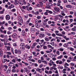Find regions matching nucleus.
Masks as SVG:
<instances>
[{"label":"nucleus","instance_id":"11","mask_svg":"<svg viewBox=\"0 0 76 76\" xmlns=\"http://www.w3.org/2000/svg\"><path fill=\"white\" fill-rule=\"evenodd\" d=\"M9 66H13V65H15V64L11 62H10L9 63Z\"/></svg>","mask_w":76,"mask_h":76},{"label":"nucleus","instance_id":"44","mask_svg":"<svg viewBox=\"0 0 76 76\" xmlns=\"http://www.w3.org/2000/svg\"><path fill=\"white\" fill-rule=\"evenodd\" d=\"M28 25L29 26H32V25H33V24L32 23H28Z\"/></svg>","mask_w":76,"mask_h":76},{"label":"nucleus","instance_id":"29","mask_svg":"<svg viewBox=\"0 0 76 76\" xmlns=\"http://www.w3.org/2000/svg\"><path fill=\"white\" fill-rule=\"evenodd\" d=\"M18 54H21V50H18Z\"/></svg>","mask_w":76,"mask_h":76},{"label":"nucleus","instance_id":"58","mask_svg":"<svg viewBox=\"0 0 76 76\" xmlns=\"http://www.w3.org/2000/svg\"><path fill=\"white\" fill-rule=\"evenodd\" d=\"M55 40L56 39H55L53 38L50 40V41L51 42H52V41H55Z\"/></svg>","mask_w":76,"mask_h":76},{"label":"nucleus","instance_id":"31","mask_svg":"<svg viewBox=\"0 0 76 76\" xmlns=\"http://www.w3.org/2000/svg\"><path fill=\"white\" fill-rule=\"evenodd\" d=\"M16 11V9H13L11 10V12H14Z\"/></svg>","mask_w":76,"mask_h":76},{"label":"nucleus","instance_id":"41","mask_svg":"<svg viewBox=\"0 0 76 76\" xmlns=\"http://www.w3.org/2000/svg\"><path fill=\"white\" fill-rule=\"evenodd\" d=\"M46 34L47 35H48V36H51V33H46Z\"/></svg>","mask_w":76,"mask_h":76},{"label":"nucleus","instance_id":"64","mask_svg":"<svg viewBox=\"0 0 76 76\" xmlns=\"http://www.w3.org/2000/svg\"><path fill=\"white\" fill-rule=\"evenodd\" d=\"M5 7L7 9H8V5L7 4H6L5 5Z\"/></svg>","mask_w":76,"mask_h":76},{"label":"nucleus","instance_id":"57","mask_svg":"<svg viewBox=\"0 0 76 76\" xmlns=\"http://www.w3.org/2000/svg\"><path fill=\"white\" fill-rule=\"evenodd\" d=\"M13 45L14 46V47H16V46H17V44L13 43Z\"/></svg>","mask_w":76,"mask_h":76},{"label":"nucleus","instance_id":"2","mask_svg":"<svg viewBox=\"0 0 76 76\" xmlns=\"http://www.w3.org/2000/svg\"><path fill=\"white\" fill-rule=\"evenodd\" d=\"M5 18L6 20H10V16L9 15H7L5 17Z\"/></svg>","mask_w":76,"mask_h":76},{"label":"nucleus","instance_id":"62","mask_svg":"<svg viewBox=\"0 0 76 76\" xmlns=\"http://www.w3.org/2000/svg\"><path fill=\"white\" fill-rule=\"evenodd\" d=\"M4 67H5L6 69H7L8 66L7 65H4Z\"/></svg>","mask_w":76,"mask_h":76},{"label":"nucleus","instance_id":"6","mask_svg":"<svg viewBox=\"0 0 76 76\" xmlns=\"http://www.w3.org/2000/svg\"><path fill=\"white\" fill-rule=\"evenodd\" d=\"M18 3L20 5H22L23 4V2L22 1H21V0H19Z\"/></svg>","mask_w":76,"mask_h":76},{"label":"nucleus","instance_id":"53","mask_svg":"<svg viewBox=\"0 0 76 76\" xmlns=\"http://www.w3.org/2000/svg\"><path fill=\"white\" fill-rule=\"evenodd\" d=\"M28 16H29V17H30L31 18H32V16H33L31 14H29L28 15Z\"/></svg>","mask_w":76,"mask_h":76},{"label":"nucleus","instance_id":"30","mask_svg":"<svg viewBox=\"0 0 76 76\" xmlns=\"http://www.w3.org/2000/svg\"><path fill=\"white\" fill-rule=\"evenodd\" d=\"M12 72H16V70L15 69H13L12 70Z\"/></svg>","mask_w":76,"mask_h":76},{"label":"nucleus","instance_id":"25","mask_svg":"<svg viewBox=\"0 0 76 76\" xmlns=\"http://www.w3.org/2000/svg\"><path fill=\"white\" fill-rule=\"evenodd\" d=\"M31 31L32 32H34V31H35V29L34 28H31Z\"/></svg>","mask_w":76,"mask_h":76},{"label":"nucleus","instance_id":"40","mask_svg":"<svg viewBox=\"0 0 76 76\" xmlns=\"http://www.w3.org/2000/svg\"><path fill=\"white\" fill-rule=\"evenodd\" d=\"M52 69H53L55 70H57V68H56V67H54L53 68V67H52Z\"/></svg>","mask_w":76,"mask_h":76},{"label":"nucleus","instance_id":"43","mask_svg":"<svg viewBox=\"0 0 76 76\" xmlns=\"http://www.w3.org/2000/svg\"><path fill=\"white\" fill-rule=\"evenodd\" d=\"M69 49L70 50H71V51H73L74 50V48H70Z\"/></svg>","mask_w":76,"mask_h":76},{"label":"nucleus","instance_id":"28","mask_svg":"<svg viewBox=\"0 0 76 76\" xmlns=\"http://www.w3.org/2000/svg\"><path fill=\"white\" fill-rule=\"evenodd\" d=\"M7 50L8 51H10V46H8L7 47Z\"/></svg>","mask_w":76,"mask_h":76},{"label":"nucleus","instance_id":"48","mask_svg":"<svg viewBox=\"0 0 76 76\" xmlns=\"http://www.w3.org/2000/svg\"><path fill=\"white\" fill-rule=\"evenodd\" d=\"M31 61H32V62H35V61L34 59H31Z\"/></svg>","mask_w":76,"mask_h":76},{"label":"nucleus","instance_id":"56","mask_svg":"<svg viewBox=\"0 0 76 76\" xmlns=\"http://www.w3.org/2000/svg\"><path fill=\"white\" fill-rule=\"evenodd\" d=\"M62 63H63V61H59V64H62Z\"/></svg>","mask_w":76,"mask_h":76},{"label":"nucleus","instance_id":"60","mask_svg":"<svg viewBox=\"0 0 76 76\" xmlns=\"http://www.w3.org/2000/svg\"><path fill=\"white\" fill-rule=\"evenodd\" d=\"M75 73V72H74L73 71H72L70 72V74L71 75H73V73Z\"/></svg>","mask_w":76,"mask_h":76},{"label":"nucleus","instance_id":"15","mask_svg":"<svg viewBox=\"0 0 76 76\" xmlns=\"http://www.w3.org/2000/svg\"><path fill=\"white\" fill-rule=\"evenodd\" d=\"M24 59H26L27 58V54L26 53H25L23 56Z\"/></svg>","mask_w":76,"mask_h":76},{"label":"nucleus","instance_id":"16","mask_svg":"<svg viewBox=\"0 0 76 76\" xmlns=\"http://www.w3.org/2000/svg\"><path fill=\"white\" fill-rule=\"evenodd\" d=\"M10 71H11V69L10 68H9L7 70V73H10Z\"/></svg>","mask_w":76,"mask_h":76},{"label":"nucleus","instance_id":"14","mask_svg":"<svg viewBox=\"0 0 76 76\" xmlns=\"http://www.w3.org/2000/svg\"><path fill=\"white\" fill-rule=\"evenodd\" d=\"M12 37L14 38H16L17 37V34L16 33H14L13 35H12Z\"/></svg>","mask_w":76,"mask_h":76},{"label":"nucleus","instance_id":"19","mask_svg":"<svg viewBox=\"0 0 76 76\" xmlns=\"http://www.w3.org/2000/svg\"><path fill=\"white\" fill-rule=\"evenodd\" d=\"M47 6H53V4L49 3H47Z\"/></svg>","mask_w":76,"mask_h":76},{"label":"nucleus","instance_id":"17","mask_svg":"<svg viewBox=\"0 0 76 76\" xmlns=\"http://www.w3.org/2000/svg\"><path fill=\"white\" fill-rule=\"evenodd\" d=\"M27 10H28V11L32 10V8L31 7H30L29 8H27Z\"/></svg>","mask_w":76,"mask_h":76},{"label":"nucleus","instance_id":"22","mask_svg":"<svg viewBox=\"0 0 76 76\" xmlns=\"http://www.w3.org/2000/svg\"><path fill=\"white\" fill-rule=\"evenodd\" d=\"M58 50L59 51H64V49L62 48H60V49H58Z\"/></svg>","mask_w":76,"mask_h":76},{"label":"nucleus","instance_id":"42","mask_svg":"<svg viewBox=\"0 0 76 76\" xmlns=\"http://www.w3.org/2000/svg\"><path fill=\"white\" fill-rule=\"evenodd\" d=\"M43 48L44 49H47V46H44L43 47Z\"/></svg>","mask_w":76,"mask_h":76},{"label":"nucleus","instance_id":"3","mask_svg":"<svg viewBox=\"0 0 76 76\" xmlns=\"http://www.w3.org/2000/svg\"><path fill=\"white\" fill-rule=\"evenodd\" d=\"M54 10L56 12H58L59 13H60V12H60V9L58 8L55 7L54 8Z\"/></svg>","mask_w":76,"mask_h":76},{"label":"nucleus","instance_id":"38","mask_svg":"<svg viewBox=\"0 0 76 76\" xmlns=\"http://www.w3.org/2000/svg\"><path fill=\"white\" fill-rule=\"evenodd\" d=\"M43 57H44V58H46V57H48V56L46 55V54H44L43 56Z\"/></svg>","mask_w":76,"mask_h":76},{"label":"nucleus","instance_id":"47","mask_svg":"<svg viewBox=\"0 0 76 76\" xmlns=\"http://www.w3.org/2000/svg\"><path fill=\"white\" fill-rule=\"evenodd\" d=\"M35 26H36V27H37V28H38L39 27V26L37 24H36Z\"/></svg>","mask_w":76,"mask_h":76},{"label":"nucleus","instance_id":"32","mask_svg":"<svg viewBox=\"0 0 76 76\" xmlns=\"http://www.w3.org/2000/svg\"><path fill=\"white\" fill-rule=\"evenodd\" d=\"M26 47L28 48V49H30V46L29 45H26Z\"/></svg>","mask_w":76,"mask_h":76},{"label":"nucleus","instance_id":"13","mask_svg":"<svg viewBox=\"0 0 76 76\" xmlns=\"http://www.w3.org/2000/svg\"><path fill=\"white\" fill-rule=\"evenodd\" d=\"M68 46H69V45H68V44L67 43H65L63 45V47H65L66 48H67Z\"/></svg>","mask_w":76,"mask_h":76},{"label":"nucleus","instance_id":"45","mask_svg":"<svg viewBox=\"0 0 76 76\" xmlns=\"http://www.w3.org/2000/svg\"><path fill=\"white\" fill-rule=\"evenodd\" d=\"M48 19H46L44 20H43V22H47V21H48Z\"/></svg>","mask_w":76,"mask_h":76},{"label":"nucleus","instance_id":"36","mask_svg":"<svg viewBox=\"0 0 76 76\" xmlns=\"http://www.w3.org/2000/svg\"><path fill=\"white\" fill-rule=\"evenodd\" d=\"M50 62L51 64H54V62H53V61L52 60H50Z\"/></svg>","mask_w":76,"mask_h":76},{"label":"nucleus","instance_id":"50","mask_svg":"<svg viewBox=\"0 0 76 76\" xmlns=\"http://www.w3.org/2000/svg\"><path fill=\"white\" fill-rule=\"evenodd\" d=\"M68 2H69V3H72V2H73V0H68Z\"/></svg>","mask_w":76,"mask_h":76},{"label":"nucleus","instance_id":"5","mask_svg":"<svg viewBox=\"0 0 76 76\" xmlns=\"http://www.w3.org/2000/svg\"><path fill=\"white\" fill-rule=\"evenodd\" d=\"M14 7H15L14 5L11 4L10 6H9L8 9H11L12 8H14Z\"/></svg>","mask_w":76,"mask_h":76},{"label":"nucleus","instance_id":"27","mask_svg":"<svg viewBox=\"0 0 76 76\" xmlns=\"http://www.w3.org/2000/svg\"><path fill=\"white\" fill-rule=\"evenodd\" d=\"M42 63H45V64H47V62L46 61H42Z\"/></svg>","mask_w":76,"mask_h":76},{"label":"nucleus","instance_id":"20","mask_svg":"<svg viewBox=\"0 0 76 76\" xmlns=\"http://www.w3.org/2000/svg\"><path fill=\"white\" fill-rule=\"evenodd\" d=\"M47 12L50 14H52L53 13V12L51 11H50L49 10H47Z\"/></svg>","mask_w":76,"mask_h":76},{"label":"nucleus","instance_id":"34","mask_svg":"<svg viewBox=\"0 0 76 76\" xmlns=\"http://www.w3.org/2000/svg\"><path fill=\"white\" fill-rule=\"evenodd\" d=\"M11 62H13V63H16V60L15 59H13L11 61Z\"/></svg>","mask_w":76,"mask_h":76},{"label":"nucleus","instance_id":"35","mask_svg":"<svg viewBox=\"0 0 76 76\" xmlns=\"http://www.w3.org/2000/svg\"><path fill=\"white\" fill-rule=\"evenodd\" d=\"M52 36L53 37H56V35L54 33L52 34Z\"/></svg>","mask_w":76,"mask_h":76},{"label":"nucleus","instance_id":"24","mask_svg":"<svg viewBox=\"0 0 76 76\" xmlns=\"http://www.w3.org/2000/svg\"><path fill=\"white\" fill-rule=\"evenodd\" d=\"M39 4L41 6V7H43V3L42 2H39Z\"/></svg>","mask_w":76,"mask_h":76},{"label":"nucleus","instance_id":"33","mask_svg":"<svg viewBox=\"0 0 76 76\" xmlns=\"http://www.w3.org/2000/svg\"><path fill=\"white\" fill-rule=\"evenodd\" d=\"M41 59L42 62V61H44V57L42 56L41 57Z\"/></svg>","mask_w":76,"mask_h":76},{"label":"nucleus","instance_id":"63","mask_svg":"<svg viewBox=\"0 0 76 76\" xmlns=\"http://www.w3.org/2000/svg\"><path fill=\"white\" fill-rule=\"evenodd\" d=\"M72 30L73 31H76V29L74 28H72Z\"/></svg>","mask_w":76,"mask_h":76},{"label":"nucleus","instance_id":"49","mask_svg":"<svg viewBox=\"0 0 76 76\" xmlns=\"http://www.w3.org/2000/svg\"><path fill=\"white\" fill-rule=\"evenodd\" d=\"M47 11V10H46V12L45 13V15H48V12Z\"/></svg>","mask_w":76,"mask_h":76},{"label":"nucleus","instance_id":"9","mask_svg":"<svg viewBox=\"0 0 76 76\" xmlns=\"http://www.w3.org/2000/svg\"><path fill=\"white\" fill-rule=\"evenodd\" d=\"M22 35L23 37H25V32L24 30H23L22 32Z\"/></svg>","mask_w":76,"mask_h":76},{"label":"nucleus","instance_id":"1","mask_svg":"<svg viewBox=\"0 0 76 76\" xmlns=\"http://www.w3.org/2000/svg\"><path fill=\"white\" fill-rule=\"evenodd\" d=\"M20 47L21 50L23 51L25 50V46L24 43H21L20 45Z\"/></svg>","mask_w":76,"mask_h":76},{"label":"nucleus","instance_id":"8","mask_svg":"<svg viewBox=\"0 0 76 76\" xmlns=\"http://www.w3.org/2000/svg\"><path fill=\"white\" fill-rule=\"evenodd\" d=\"M66 8H69V9H71L72 8V6L68 4L65 6Z\"/></svg>","mask_w":76,"mask_h":76},{"label":"nucleus","instance_id":"51","mask_svg":"<svg viewBox=\"0 0 76 76\" xmlns=\"http://www.w3.org/2000/svg\"><path fill=\"white\" fill-rule=\"evenodd\" d=\"M63 2L64 3H67V0H63Z\"/></svg>","mask_w":76,"mask_h":76},{"label":"nucleus","instance_id":"21","mask_svg":"<svg viewBox=\"0 0 76 76\" xmlns=\"http://www.w3.org/2000/svg\"><path fill=\"white\" fill-rule=\"evenodd\" d=\"M61 15L62 16H65L66 15V14H64V12L63 11H61Z\"/></svg>","mask_w":76,"mask_h":76},{"label":"nucleus","instance_id":"55","mask_svg":"<svg viewBox=\"0 0 76 76\" xmlns=\"http://www.w3.org/2000/svg\"><path fill=\"white\" fill-rule=\"evenodd\" d=\"M45 73H46V74H49V72L47 70H45Z\"/></svg>","mask_w":76,"mask_h":76},{"label":"nucleus","instance_id":"18","mask_svg":"<svg viewBox=\"0 0 76 76\" xmlns=\"http://www.w3.org/2000/svg\"><path fill=\"white\" fill-rule=\"evenodd\" d=\"M45 39L46 41H49V38L47 37H45Z\"/></svg>","mask_w":76,"mask_h":76},{"label":"nucleus","instance_id":"23","mask_svg":"<svg viewBox=\"0 0 76 76\" xmlns=\"http://www.w3.org/2000/svg\"><path fill=\"white\" fill-rule=\"evenodd\" d=\"M63 58V56L61 55L60 56H58L57 58L58 59H61V58Z\"/></svg>","mask_w":76,"mask_h":76},{"label":"nucleus","instance_id":"37","mask_svg":"<svg viewBox=\"0 0 76 76\" xmlns=\"http://www.w3.org/2000/svg\"><path fill=\"white\" fill-rule=\"evenodd\" d=\"M15 2L17 4H19V2L18 0H15Z\"/></svg>","mask_w":76,"mask_h":76},{"label":"nucleus","instance_id":"4","mask_svg":"<svg viewBox=\"0 0 76 76\" xmlns=\"http://www.w3.org/2000/svg\"><path fill=\"white\" fill-rule=\"evenodd\" d=\"M45 36V34L42 33L40 34L39 35V37L40 38H44Z\"/></svg>","mask_w":76,"mask_h":76},{"label":"nucleus","instance_id":"52","mask_svg":"<svg viewBox=\"0 0 76 76\" xmlns=\"http://www.w3.org/2000/svg\"><path fill=\"white\" fill-rule=\"evenodd\" d=\"M56 54H58V55H60V51H57Z\"/></svg>","mask_w":76,"mask_h":76},{"label":"nucleus","instance_id":"46","mask_svg":"<svg viewBox=\"0 0 76 76\" xmlns=\"http://www.w3.org/2000/svg\"><path fill=\"white\" fill-rule=\"evenodd\" d=\"M20 21L21 23H23V19H22V18H21L20 19Z\"/></svg>","mask_w":76,"mask_h":76},{"label":"nucleus","instance_id":"61","mask_svg":"<svg viewBox=\"0 0 76 76\" xmlns=\"http://www.w3.org/2000/svg\"><path fill=\"white\" fill-rule=\"evenodd\" d=\"M7 54H8V55H11V54H12V53L10 52H7Z\"/></svg>","mask_w":76,"mask_h":76},{"label":"nucleus","instance_id":"39","mask_svg":"<svg viewBox=\"0 0 76 76\" xmlns=\"http://www.w3.org/2000/svg\"><path fill=\"white\" fill-rule=\"evenodd\" d=\"M15 54H18V50L17 49H15Z\"/></svg>","mask_w":76,"mask_h":76},{"label":"nucleus","instance_id":"59","mask_svg":"<svg viewBox=\"0 0 76 76\" xmlns=\"http://www.w3.org/2000/svg\"><path fill=\"white\" fill-rule=\"evenodd\" d=\"M11 32H10V31H8L7 32V34H11Z\"/></svg>","mask_w":76,"mask_h":76},{"label":"nucleus","instance_id":"54","mask_svg":"<svg viewBox=\"0 0 76 76\" xmlns=\"http://www.w3.org/2000/svg\"><path fill=\"white\" fill-rule=\"evenodd\" d=\"M38 62L39 63L41 64V63L42 62H41V60H38Z\"/></svg>","mask_w":76,"mask_h":76},{"label":"nucleus","instance_id":"7","mask_svg":"<svg viewBox=\"0 0 76 76\" xmlns=\"http://www.w3.org/2000/svg\"><path fill=\"white\" fill-rule=\"evenodd\" d=\"M36 71L37 72H39V73H41V72L42 71L41 70V69H40L39 68H38L37 69H36Z\"/></svg>","mask_w":76,"mask_h":76},{"label":"nucleus","instance_id":"10","mask_svg":"<svg viewBox=\"0 0 76 76\" xmlns=\"http://www.w3.org/2000/svg\"><path fill=\"white\" fill-rule=\"evenodd\" d=\"M44 41L43 39H42V40H40L39 41V44H42L43 43V42Z\"/></svg>","mask_w":76,"mask_h":76},{"label":"nucleus","instance_id":"12","mask_svg":"<svg viewBox=\"0 0 76 76\" xmlns=\"http://www.w3.org/2000/svg\"><path fill=\"white\" fill-rule=\"evenodd\" d=\"M23 71H24V73H25V72L27 73L28 72V69L26 67H25L24 68Z\"/></svg>","mask_w":76,"mask_h":76},{"label":"nucleus","instance_id":"26","mask_svg":"<svg viewBox=\"0 0 76 76\" xmlns=\"http://www.w3.org/2000/svg\"><path fill=\"white\" fill-rule=\"evenodd\" d=\"M34 15H39V11H36L35 12Z\"/></svg>","mask_w":76,"mask_h":76}]
</instances>
